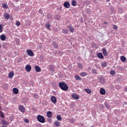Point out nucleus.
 <instances>
[{"label":"nucleus","instance_id":"nucleus-1","mask_svg":"<svg viewBox=\"0 0 127 127\" xmlns=\"http://www.w3.org/2000/svg\"><path fill=\"white\" fill-rule=\"evenodd\" d=\"M59 86L62 90L66 91L68 90V87L67 84L64 82L59 83Z\"/></svg>","mask_w":127,"mask_h":127},{"label":"nucleus","instance_id":"nucleus-2","mask_svg":"<svg viewBox=\"0 0 127 127\" xmlns=\"http://www.w3.org/2000/svg\"><path fill=\"white\" fill-rule=\"evenodd\" d=\"M37 119L39 122L41 123H43L45 122V119L44 117L40 115L37 116Z\"/></svg>","mask_w":127,"mask_h":127},{"label":"nucleus","instance_id":"nucleus-3","mask_svg":"<svg viewBox=\"0 0 127 127\" xmlns=\"http://www.w3.org/2000/svg\"><path fill=\"white\" fill-rule=\"evenodd\" d=\"M72 25L71 24H70L69 25H67V28L68 29L69 31L72 33L74 32V29L72 27Z\"/></svg>","mask_w":127,"mask_h":127},{"label":"nucleus","instance_id":"nucleus-4","mask_svg":"<svg viewBox=\"0 0 127 127\" xmlns=\"http://www.w3.org/2000/svg\"><path fill=\"white\" fill-rule=\"evenodd\" d=\"M98 78L99 81L101 83H104L105 82V79L99 75L98 77Z\"/></svg>","mask_w":127,"mask_h":127},{"label":"nucleus","instance_id":"nucleus-5","mask_svg":"<svg viewBox=\"0 0 127 127\" xmlns=\"http://www.w3.org/2000/svg\"><path fill=\"white\" fill-rule=\"evenodd\" d=\"M64 5L65 8H68L70 6V4L69 2L68 1H66L64 3Z\"/></svg>","mask_w":127,"mask_h":127},{"label":"nucleus","instance_id":"nucleus-6","mask_svg":"<svg viewBox=\"0 0 127 127\" xmlns=\"http://www.w3.org/2000/svg\"><path fill=\"white\" fill-rule=\"evenodd\" d=\"M51 100L52 102L54 103H55L57 102V99L55 96H52L51 97Z\"/></svg>","mask_w":127,"mask_h":127},{"label":"nucleus","instance_id":"nucleus-7","mask_svg":"<svg viewBox=\"0 0 127 127\" xmlns=\"http://www.w3.org/2000/svg\"><path fill=\"white\" fill-rule=\"evenodd\" d=\"M27 53L29 56H33V52L32 50H27L26 51Z\"/></svg>","mask_w":127,"mask_h":127},{"label":"nucleus","instance_id":"nucleus-8","mask_svg":"<svg viewBox=\"0 0 127 127\" xmlns=\"http://www.w3.org/2000/svg\"><path fill=\"white\" fill-rule=\"evenodd\" d=\"M72 97L74 99L77 100L79 98V96L77 94H74L71 95Z\"/></svg>","mask_w":127,"mask_h":127},{"label":"nucleus","instance_id":"nucleus-9","mask_svg":"<svg viewBox=\"0 0 127 127\" xmlns=\"http://www.w3.org/2000/svg\"><path fill=\"white\" fill-rule=\"evenodd\" d=\"M49 69L51 71L54 72L55 71V66L54 65H50L49 66Z\"/></svg>","mask_w":127,"mask_h":127},{"label":"nucleus","instance_id":"nucleus-10","mask_svg":"<svg viewBox=\"0 0 127 127\" xmlns=\"http://www.w3.org/2000/svg\"><path fill=\"white\" fill-rule=\"evenodd\" d=\"M19 109L20 111L22 112H25V108L22 105H21L19 106Z\"/></svg>","mask_w":127,"mask_h":127},{"label":"nucleus","instance_id":"nucleus-11","mask_svg":"<svg viewBox=\"0 0 127 127\" xmlns=\"http://www.w3.org/2000/svg\"><path fill=\"white\" fill-rule=\"evenodd\" d=\"M1 123L3 125H8L9 124V122L6 121L2 120L1 121Z\"/></svg>","mask_w":127,"mask_h":127},{"label":"nucleus","instance_id":"nucleus-12","mask_svg":"<svg viewBox=\"0 0 127 127\" xmlns=\"http://www.w3.org/2000/svg\"><path fill=\"white\" fill-rule=\"evenodd\" d=\"M25 68L27 71L29 72L31 70V67L30 65H27L26 66Z\"/></svg>","mask_w":127,"mask_h":127},{"label":"nucleus","instance_id":"nucleus-13","mask_svg":"<svg viewBox=\"0 0 127 127\" xmlns=\"http://www.w3.org/2000/svg\"><path fill=\"white\" fill-rule=\"evenodd\" d=\"M100 93L102 95H104L105 93V90L103 88L100 89Z\"/></svg>","mask_w":127,"mask_h":127},{"label":"nucleus","instance_id":"nucleus-14","mask_svg":"<svg viewBox=\"0 0 127 127\" xmlns=\"http://www.w3.org/2000/svg\"><path fill=\"white\" fill-rule=\"evenodd\" d=\"M3 15L5 19L7 20L9 19V15L8 14L6 13H5Z\"/></svg>","mask_w":127,"mask_h":127},{"label":"nucleus","instance_id":"nucleus-15","mask_svg":"<svg viewBox=\"0 0 127 127\" xmlns=\"http://www.w3.org/2000/svg\"><path fill=\"white\" fill-rule=\"evenodd\" d=\"M14 73L13 72H10L9 73L8 75L9 78L11 79L13 77L14 75Z\"/></svg>","mask_w":127,"mask_h":127},{"label":"nucleus","instance_id":"nucleus-16","mask_svg":"<svg viewBox=\"0 0 127 127\" xmlns=\"http://www.w3.org/2000/svg\"><path fill=\"white\" fill-rule=\"evenodd\" d=\"M107 63L105 62H103L101 63V65L102 68L106 67L107 65Z\"/></svg>","mask_w":127,"mask_h":127},{"label":"nucleus","instance_id":"nucleus-17","mask_svg":"<svg viewBox=\"0 0 127 127\" xmlns=\"http://www.w3.org/2000/svg\"><path fill=\"white\" fill-rule=\"evenodd\" d=\"M13 91L14 93L15 94H17L18 93V90L17 88H13Z\"/></svg>","mask_w":127,"mask_h":127},{"label":"nucleus","instance_id":"nucleus-18","mask_svg":"<svg viewBox=\"0 0 127 127\" xmlns=\"http://www.w3.org/2000/svg\"><path fill=\"white\" fill-rule=\"evenodd\" d=\"M120 59L122 62H125L126 60V58L125 56H121Z\"/></svg>","mask_w":127,"mask_h":127},{"label":"nucleus","instance_id":"nucleus-19","mask_svg":"<svg viewBox=\"0 0 127 127\" xmlns=\"http://www.w3.org/2000/svg\"><path fill=\"white\" fill-rule=\"evenodd\" d=\"M47 115L48 117H50L52 116V113L51 112L49 111L47 112Z\"/></svg>","mask_w":127,"mask_h":127},{"label":"nucleus","instance_id":"nucleus-20","mask_svg":"<svg viewBox=\"0 0 127 127\" xmlns=\"http://www.w3.org/2000/svg\"><path fill=\"white\" fill-rule=\"evenodd\" d=\"M35 70L37 72H38L41 71L40 68L38 66L36 65L35 66Z\"/></svg>","mask_w":127,"mask_h":127},{"label":"nucleus","instance_id":"nucleus-21","mask_svg":"<svg viewBox=\"0 0 127 127\" xmlns=\"http://www.w3.org/2000/svg\"><path fill=\"white\" fill-rule=\"evenodd\" d=\"M54 124L57 127H58L60 125V123L58 121L56 120L54 122Z\"/></svg>","mask_w":127,"mask_h":127},{"label":"nucleus","instance_id":"nucleus-22","mask_svg":"<svg viewBox=\"0 0 127 127\" xmlns=\"http://www.w3.org/2000/svg\"><path fill=\"white\" fill-rule=\"evenodd\" d=\"M6 38V37L4 35H2L0 36V39L2 41H4Z\"/></svg>","mask_w":127,"mask_h":127},{"label":"nucleus","instance_id":"nucleus-23","mask_svg":"<svg viewBox=\"0 0 127 127\" xmlns=\"http://www.w3.org/2000/svg\"><path fill=\"white\" fill-rule=\"evenodd\" d=\"M102 51L103 53L104 56H107V53L105 49L104 48L102 49Z\"/></svg>","mask_w":127,"mask_h":127},{"label":"nucleus","instance_id":"nucleus-24","mask_svg":"<svg viewBox=\"0 0 127 127\" xmlns=\"http://www.w3.org/2000/svg\"><path fill=\"white\" fill-rule=\"evenodd\" d=\"M51 24L48 23H47L45 24L46 28L48 29H49L50 27Z\"/></svg>","mask_w":127,"mask_h":127},{"label":"nucleus","instance_id":"nucleus-25","mask_svg":"<svg viewBox=\"0 0 127 127\" xmlns=\"http://www.w3.org/2000/svg\"><path fill=\"white\" fill-rule=\"evenodd\" d=\"M76 2L75 0H73L71 1V5L73 6H75L76 5Z\"/></svg>","mask_w":127,"mask_h":127},{"label":"nucleus","instance_id":"nucleus-26","mask_svg":"<svg viewBox=\"0 0 127 127\" xmlns=\"http://www.w3.org/2000/svg\"><path fill=\"white\" fill-rule=\"evenodd\" d=\"M62 32L64 34H68V31L67 30L64 29L63 30Z\"/></svg>","mask_w":127,"mask_h":127},{"label":"nucleus","instance_id":"nucleus-27","mask_svg":"<svg viewBox=\"0 0 127 127\" xmlns=\"http://www.w3.org/2000/svg\"><path fill=\"white\" fill-rule=\"evenodd\" d=\"M87 73L85 72H82L80 73V75L82 77H84L87 75Z\"/></svg>","mask_w":127,"mask_h":127},{"label":"nucleus","instance_id":"nucleus-28","mask_svg":"<svg viewBox=\"0 0 127 127\" xmlns=\"http://www.w3.org/2000/svg\"><path fill=\"white\" fill-rule=\"evenodd\" d=\"M75 78H76V80H81V78L79 76L77 75H76L75 76Z\"/></svg>","mask_w":127,"mask_h":127},{"label":"nucleus","instance_id":"nucleus-29","mask_svg":"<svg viewBox=\"0 0 127 127\" xmlns=\"http://www.w3.org/2000/svg\"><path fill=\"white\" fill-rule=\"evenodd\" d=\"M56 118L59 121L61 120L62 119V118L59 115H57Z\"/></svg>","mask_w":127,"mask_h":127},{"label":"nucleus","instance_id":"nucleus-30","mask_svg":"<svg viewBox=\"0 0 127 127\" xmlns=\"http://www.w3.org/2000/svg\"><path fill=\"white\" fill-rule=\"evenodd\" d=\"M8 44L6 43H4L3 44V47L4 48L6 49L8 47Z\"/></svg>","mask_w":127,"mask_h":127},{"label":"nucleus","instance_id":"nucleus-31","mask_svg":"<svg viewBox=\"0 0 127 127\" xmlns=\"http://www.w3.org/2000/svg\"><path fill=\"white\" fill-rule=\"evenodd\" d=\"M77 65L79 68L82 69L83 68L82 65L81 64L78 63Z\"/></svg>","mask_w":127,"mask_h":127},{"label":"nucleus","instance_id":"nucleus-32","mask_svg":"<svg viewBox=\"0 0 127 127\" xmlns=\"http://www.w3.org/2000/svg\"><path fill=\"white\" fill-rule=\"evenodd\" d=\"M2 5L3 7L4 8L6 9L7 8L8 6L6 4H5V3H2Z\"/></svg>","mask_w":127,"mask_h":127},{"label":"nucleus","instance_id":"nucleus-33","mask_svg":"<svg viewBox=\"0 0 127 127\" xmlns=\"http://www.w3.org/2000/svg\"><path fill=\"white\" fill-rule=\"evenodd\" d=\"M84 90L88 93L90 94L91 93V90L90 89H85Z\"/></svg>","mask_w":127,"mask_h":127},{"label":"nucleus","instance_id":"nucleus-34","mask_svg":"<svg viewBox=\"0 0 127 127\" xmlns=\"http://www.w3.org/2000/svg\"><path fill=\"white\" fill-rule=\"evenodd\" d=\"M54 47L55 48H57L58 47V45L55 43L54 42L53 44Z\"/></svg>","mask_w":127,"mask_h":127},{"label":"nucleus","instance_id":"nucleus-35","mask_svg":"<svg viewBox=\"0 0 127 127\" xmlns=\"http://www.w3.org/2000/svg\"><path fill=\"white\" fill-rule=\"evenodd\" d=\"M92 71L93 73L97 74V70L95 68L92 69Z\"/></svg>","mask_w":127,"mask_h":127},{"label":"nucleus","instance_id":"nucleus-36","mask_svg":"<svg viewBox=\"0 0 127 127\" xmlns=\"http://www.w3.org/2000/svg\"><path fill=\"white\" fill-rule=\"evenodd\" d=\"M104 105H105L107 109H108L110 108V106L106 102H105Z\"/></svg>","mask_w":127,"mask_h":127},{"label":"nucleus","instance_id":"nucleus-37","mask_svg":"<svg viewBox=\"0 0 127 127\" xmlns=\"http://www.w3.org/2000/svg\"><path fill=\"white\" fill-rule=\"evenodd\" d=\"M70 122L72 123L74 122L75 121V119L73 118H71L69 119Z\"/></svg>","mask_w":127,"mask_h":127},{"label":"nucleus","instance_id":"nucleus-38","mask_svg":"<svg viewBox=\"0 0 127 127\" xmlns=\"http://www.w3.org/2000/svg\"><path fill=\"white\" fill-rule=\"evenodd\" d=\"M110 74L113 75H115L116 74L115 71L114 70H111L110 72Z\"/></svg>","mask_w":127,"mask_h":127},{"label":"nucleus","instance_id":"nucleus-39","mask_svg":"<svg viewBox=\"0 0 127 127\" xmlns=\"http://www.w3.org/2000/svg\"><path fill=\"white\" fill-rule=\"evenodd\" d=\"M22 60V58L21 57H20L17 61V62L18 63L20 62Z\"/></svg>","mask_w":127,"mask_h":127},{"label":"nucleus","instance_id":"nucleus-40","mask_svg":"<svg viewBox=\"0 0 127 127\" xmlns=\"http://www.w3.org/2000/svg\"><path fill=\"white\" fill-rule=\"evenodd\" d=\"M0 115L1 118H4V115L3 113L2 112H0Z\"/></svg>","mask_w":127,"mask_h":127},{"label":"nucleus","instance_id":"nucleus-41","mask_svg":"<svg viewBox=\"0 0 127 127\" xmlns=\"http://www.w3.org/2000/svg\"><path fill=\"white\" fill-rule=\"evenodd\" d=\"M3 30V26L2 24L0 25V33L2 32Z\"/></svg>","mask_w":127,"mask_h":127},{"label":"nucleus","instance_id":"nucleus-42","mask_svg":"<svg viewBox=\"0 0 127 127\" xmlns=\"http://www.w3.org/2000/svg\"><path fill=\"white\" fill-rule=\"evenodd\" d=\"M91 10L90 9L87 8L86 9V12L87 14L90 13Z\"/></svg>","mask_w":127,"mask_h":127},{"label":"nucleus","instance_id":"nucleus-43","mask_svg":"<svg viewBox=\"0 0 127 127\" xmlns=\"http://www.w3.org/2000/svg\"><path fill=\"white\" fill-rule=\"evenodd\" d=\"M113 29L114 30H116L117 29V26L114 25H113Z\"/></svg>","mask_w":127,"mask_h":127},{"label":"nucleus","instance_id":"nucleus-44","mask_svg":"<svg viewBox=\"0 0 127 127\" xmlns=\"http://www.w3.org/2000/svg\"><path fill=\"white\" fill-rule=\"evenodd\" d=\"M24 121L25 123H28L29 122V120L27 119H25L24 120Z\"/></svg>","mask_w":127,"mask_h":127},{"label":"nucleus","instance_id":"nucleus-45","mask_svg":"<svg viewBox=\"0 0 127 127\" xmlns=\"http://www.w3.org/2000/svg\"><path fill=\"white\" fill-rule=\"evenodd\" d=\"M92 45L93 47H95L96 46V44L94 43H92Z\"/></svg>","mask_w":127,"mask_h":127},{"label":"nucleus","instance_id":"nucleus-46","mask_svg":"<svg viewBox=\"0 0 127 127\" xmlns=\"http://www.w3.org/2000/svg\"><path fill=\"white\" fill-rule=\"evenodd\" d=\"M20 23L19 21H18L16 23V25L17 26H19L20 25Z\"/></svg>","mask_w":127,"mask_h":127},{"label":"nucleus","instance_id":"nucleus-47","mask_svg":"<svg viewBox=\"0 0 127 127\" xmlns=\"http://www.w3.org/2000/svg\"><path fill=\"white\" fill-rule=\"evenodd\" d=\"M39 58H40L41 59V60H43V56H40V57Z\"/></svg>","mask_w":127,"mask_h":127},{"label":"nucleus","instance_id":"nucleus-48","mask_svg":"<svg viewBox=\"0 0 127 127\" xmlns=\"http://www.w3.org/2000/svg\"><path fill=\"white\" fill-rule=\"evenodd\" d=\"M97 56H103L102 54L100 53L97 54Z\"/></svg>","mask_w":127,"mask_h":127},{"label":"nucleus","instance_id":"nucleus-49","mask_svg":"<svg viewBox=\"0 0 127 127\" xmlns=\"http://www.w3.org/2000/svg\"><path fill=\"white\" fill-rule=\"evenodd\" d=\"M98 58L100 59H102L103 58V56H97Z\"/></svg>","mask_w":127,"mask_h":127},{"label":"nucleus","instance_id":"nucleus-50","mask_svg":"<svg viewBox=\"0 0 127 127\" xmlns=\"http://www.w3.org/2000/svg\"><path fill=\"white\" fill-rule=\"evenodd\" d=\"M1 127H7L4 126L3 125H2V126H1Z\"/></svg>","mask_w":127,"mask_h":127},{"label":"nucleus","instance_id":"nucleus-51","mask_svg":"<svg viewBox=\"0 0 127 127\" xmlns=\"http://www.w3.org/2000/svg\"><path fill=\"white\" fill-rule=\"evenodd\" d=\"M53 85H55V84H56V83H55V82H53Z\"/></svg>","mask_w":127,"mask_h":127},{"label":"nucleus","instance_id":"nucleus-52","mask_svg":"<svg viewBox=\"0 0 127 127\" xmlns=\"http://www.w3.org/2000/svg\"><path fill=\"white\" fill-rule=\"evenodd\" d=\"M125 91H127V88H126L125 89Z\"/></svg>","mask_w":127,"mask_h":127},{"label":"nucleus","instance_id":"nucleus-53","mask_svg":"<svg viewBox=\"0 0 127 127\" xmlns=\"http://www.w3.org/2000/svg\"><path fill=\"white\" fill-rule=\"evenodd\" d=\"M47 17L49 19L50 18V17L48 16V14L47 15Z\"/></svg>","mask_w":127,"mask_h":127},{"label":"nucleus","instance_id":"nucleus-54","mask_svg":"<svg viewBox=\"0 0 127 127\" xmlns=\"http://www.w3.org/2000/svg\"><path fill=\"white\" fill-rule=\"evenodd\" d=\"M120 68H121V69H122L123 68V67L122 66H121L120 67Z\"/></svg>","mask_w":127,"mask_h":127},{"label":"nucleus","instance_id":"nucleus-55","mask_svg":"<svg viewBox=\"0 0 127 127\" xmlns=\"http://www.w3.org/2000/svg\"><path fill=\"white\" fill-rule=\"evenodd\" d=\"M19 0H15V1H16V2H18L19 1Z\"/></svg>","mask_w":127,"mask_h":127},{"label":"nucleus","instance_id":"nucleus-56","mask_svg":"<svg viewBox=\"0 0 127 127\" xmlns=\"http://www.w3.org/2000/svg\"><path fill=\"white\" fill-rule=\"evenodd\" d=\"M104 23L105 24H107V23L106 22H104Z\"/></svg>","mask_w":127,"mask_h":127},{"label":"nucleus","instance_id":"nucleus-57","mask_svg":"<svg viewBox=\"0 0 127 127\" xmlns=\"http://www.w3.org/2000/svg\"><path fill=\"white\" fill-rule=\"evenodd\" d=\"M106 1L107 2H109L110 1V0H106Z\"/></svg>","mask_w":127,"mask_h":127},{"label":"nucleus","instance_id":"nucleus-58","mask_svg":"<svg viewBox=\"0 0 127 127\" xmlns=\"http://www.w3.org/2000/svg\"><path fill=\"white\" fill-rule=\"evenodd\" d=\"M125 104H127V102H125Z\"/></svg>","mask_w":127,"mask_h":127},{"label":"nucleus","instance_id":"nucleus-59","mask_svg":"<svg viewBox=\"0 0 127 127\" xmlns=\"http://www.w3.org/2000/svg\"><path fill=\"white\" fill-rule=\"evenodd\" d=\"M4 86H5V85H3V88H4Z\"/></svg>","mask_w":127,"mask_h":127},{"label":"nucleus","instance_id":"nucleus-60","mask_svg":"<svg viewBox=\"0 0 127 127\" xmlns=\"http://www.w3.org/2000/svg\"><path fill=\"white\" fill-rule=\"evenodd\" d=\"M91 127H93V126H92Z\"/></svg>","mask_w":127,"mask_h":127},{"label":"nucleus","instance_id":"nucleus-61","mask_svg":"<svg viewBox=\"0 0 127 127\" xmlns=\"http://www.w3.org/2000/svg\"><path fill=\"white\" fill-rule=\"evenodd\" d=\"M1 47V46L0 44V47Z\"/></svg>","mask_w":127,"mask_h":127}]
</instances>
